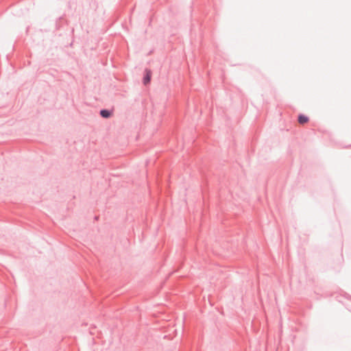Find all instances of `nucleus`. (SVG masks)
<instances>
[{
	"label": "nucleus",
	"instance_id": "7ed1b4c3",
	"mask_svg": "<svg viewBox=\"0 0 351 351\" xmlns=\"http://www.w3.org/2000/svg\"><path fill=\"white\" fill-rule=\"evenodd\" d=\"M100 114L104 118H108L110 116V112L106 110H101L100 112Z\"/></svg>",
	"mask_w": 351,
	"mask_h": 351
},
{
	"label": "nucleus",
	"instance_id": "f257e3e1",
	"mask_svg": "<svg viewBox=\"0 0 351 351\" xmlns=\"http://www.w3.org/2000/svg\"><path fill=\"white\" fill-rule=\"evenodd\" d=\"M145 73H146V74H145V76L143 78V83H144V84L146 85V84H147L150 82L151 76H152V72L149 70H146Z\"/></svg>",
	"mask_w": 351,
	"mask_h": 351
},
{
	"label": "nucleus",
	"instance_id": "f03ea898",
	"mask_svg": "<svg viewBox=\"0 0 351 351\" xmlns=\"http://www.w3.org/2000/svg\"><path fill=\"white\" fill-rule=\"evenodd\" d=\"M308 121V118L306 116H304V115H302V114L299 116V117H298V122L300 124L306 123Z\"/></svg>",
	"mask_w": 351,
	"mask_h": 351
}]
</instances>
